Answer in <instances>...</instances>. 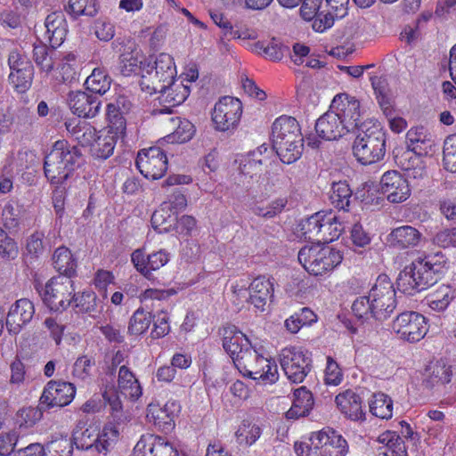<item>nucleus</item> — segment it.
Segmentation results:
<instances>
[{
	"instance_id": "32",
	"label": "nucleus",
	"mask_w": 456,
	"mask_h": 456,
	"mask_svg": "<svg viewBox=\"0 0 456 456\" xmlns=\"http://www.w3.org/2000/svg\"><path fill=\"white\" fill-rule=\"evenodd\" d=\"M426 379L424 384L427 387L432 388L434 386L444 385L451 381L452 375L451 366H448L443 360L430 362L426 369Z\"/></svg>"
},
{
	"instance_id": "8",
	"label": "nucleus",
	"mask_w": 456,
	"mask_h": 456,
	"mask_svg": "<svg viewBox=\"0 0 456 456\" xmlns=\"http://www.w3.org/2000/svg\"><path fill=\"white\" fill-rule=\"evenodd\" d=\"M297 258L304 268L315 276L332 270L342 261L339 251L319 245L303 247L297 254Z\"/></svg>"
},
{
	"instance_id": "58",
	"label": "nucleus",
	"mask_w": 456,
	"mask_h": 456,
	"mask_svg": "<svg viewBox=\"0 0 456 456\" xmlns=\"http://www.w3.org/2000/svg\"><path fill=\"white\" fill-rule=\"evenodd\" d=\"M119 70L123 76L128 77L138 70L142 71V66L147 63V60L139 61L136 56L131 53H123L119 57Z\"/></svg>"
},
{
	"instance_id": "63",
	"label": "nucleus",
	"mask_w": 456,
	"mask_h": 456,
	"mask_svg": "<svg viewBox=\"0 0 456 456\" xmlns=\"http://www.w3.org/2000/svg\"><path fill=\"white\" fill-rule=\"evenodd\" d=\"M352 311L358 319H367L369 315L372 317V306L370 294L357 297L352 305Z\"/></svg>"
},
{
	"instance_id": "46",
	"label": "nucleus",
	"mask_w": 456,
	"mask_h": 456,
	"mask_svg": "<svg viewBox=\"0 0 456 456\" xmlns=\"http://www.w3.org/2000/svg\"><path fill=\"white\" fill-rule=\"evenodd\" d=\"M211 19L222 29L221 41L225 39L230 41L235 38H249L250 36L247 32H240L234 30L231 21L220 12H214L210 13Z\"/></svg>"
},
{
	"instance_id": "11",
	"label": "nucleus",
	"mask_w": 456,
	"mask_h": 456,
	"mask_svg": "<svg viewBox=\"0 0 456 456\" xmlns=\"http://www.w3.org/2000/svg\"><path fill=\"white\" fill-rule=\"evenodd\" d=\"M281 366L293 383H301L311 370L312 360L301 348L286 347L280 354Z\"/></svg>"
},
{
	"instance_id": "53",
	"label": "nucleus",
	"mask_w": 456,
	"mask_h": 456,
	"mask_svg": "<svg viewBox=\"0 0 456 456\" xmlns=\"http://www.w3.org/2000/svg\"><path fill=\"white\" fill-rule=\"evenodd\" d=\"M118 387L121 389L130 388L129 395L138 398L142 395L141 387L133 372L125 365L119 368Z\"/></svg>"
},
{
	"instance_id": "59",
	"label": "nucleus",
	"mask_w": 456,
	"mask_h": 456,
	"mask_svg": "<svg viewBox=\"0 0 456 456\" xmlns=\"http://www.w3.org/2000/svg\"><path fill=\"white\" fill-rule=\"evenodd\" d=\"M18 253V246L14 240L0 228V257L5 260H12L17 257Z\"/></svg>"
},
{
	"instance_id": "50",
	"label": "nucleus",
	"mask_w": 456,
	"mask_h": 456,
	"mask_svg": "<svg viewBox=\"0 0 456 456\" xmlns=\"http://www.w3.org/2000/svg\"><path fill=\"white\" fill-rule=\"evenodd\" d=\"M73 443L67 436H61L45 444V456H72Z\"/></svg>"
},
{
	"instance_id": "44",
	"label": "nucleus",
	"mask_w": 456,
	"mask_h": 456,
	"mask_svg": "<svg viewBox=\"0 0 456 456\" xmlns=\"http://www.w3.org/2000/svg\"><path fill=\"white\" fill-rule=\"evenodd\" d=\"M151 322V314L143 308H138L129 320L127 334L134 337L143 334L149 329Z\"/></svg>"
},
{
	"instance_id": "7",
	"label": "nucleus",
	"mask_w": 456,
	"mask_h": 456,
	"mask_svg": "<svg viewBox=\"0 0 456 456\" xmlns=\"http://www.w3.org/2000/svg\"><path fill=\"white\" fill-rule=\"evenodd\" d=\"M35 289L44 305L50 311L58 313H62L70 305L75 291L73 281L63 276L51 278L45 286L36 284Z\"/></svg>"
},
{
	"instance_id": "55",
	"label": "nucleus",
	"mask_w": 456,
	"mask_h": 456,
	"mask_svg": "<svg viewBox=\"0 0 456 456\" xmlns=\"http://www.w3.org/2000/svg\"><path fill=\"white\" fill-rule=\"evenodd\" d=\"M443 161L446 170L456 173V134L447 136L444 140Z\"/></svg>"
},
{
	"instance_id": "6",
	"label": "nucleus",
	"mask_w": 456,
	"mask_h": 456,
	"mask_svg": "<svg viewBox=\"0 0 456 456\" xmlns=\"http://www.w3.org/2000/svg\"><path fill=\"white\" fill-rule=\"evenodd\" d=\"M176 69L174 59L170 54L162 53L154 61H147L142 66V78L140 85L149 94H166L173 85Z\"/></svg>"
},
{
	"instance_id": "10",
	"label": "nucleus",
	"mask_w": 456,
	"mask_h": 456,
	"mask_svg": "<svg viewBox=\"0 0 456 456\" xmlns=\"http://www.w3.org/2000/svg\"><path fill=\"white\" fill-rule=\"evenodd\" d=\"M243 361L238 368H242L244 375L264 384H273L278 380V368L274 362L259 354L256 349L249 350L242 355Z\"/></svg>"
},
{
	"instance_id": "49",
	"label": "nucleus",
	"mask_w": 456,
	"mask_h": 456,
	"mask_svg": "<svg viewBox=\"0 0 456 456\" xmlns=\"http://www.w3.org/2000/svg\"><path fill=\"white\" fill-rule=\"evenodd\" d=\"M324 216V213L317 212L302 222L301 231L305 240L318 243Z\"/></svg>"
},
{
	"instance_id": "45",
	"label": "nucleus",
	"mask_w": 456,
	"mask_h": 456,
	"mask_svg": "<svg viewBox=\"0 0 456 456\" xmlns=\"http://www.w3.org/2000/svg\"><path fill=\"white\" fill-rule=\"evenodd\" d=\"M370 411L376 417L380 419H390L393 412L392 399L383 394L377 393L372 395V399L369 403Z\"/></svg>"
},
{
	"instance_id": "13",
	"label": "nucleus",
	"mask_w": 456,
	"mask_h": 456,
	"mask_svg": "<svg viewBox=\"0 0 456 456\" xmlns=\"http://www.w3.org/2000/svg\"><path fill=\"white\" fill-rule=\"evenodd\" d=\"M242 114V103L238 98L222 97L212 112V120L219 131H228L238 126Z\"/></svg>"
},
{
	"instance_id": "40",
	"label": "nucleus",
	"mask_w": 456,
	"mask_h": 456,
	"mask_svg": "<svg viewBox=\"0 0 456 456\" xmlns=\"http://www.w3.org/2000/svg\"><path fill=\"white\" fill-rule=\"evenodd\" d=\"M370 80L376 98L383 113L386 116H392L393 104L387 78L383 77H373Z\"/></svg>"
},
{
	"instance_id": "61",
	"label": "nucleus",
	"mask_w": 456,
	"mask_h": 456,
	"mask_svg": "<svg viewBox=\"0 0 456 456\" xmlns=\"http://www.w3.org/2000/svg\"><path fill=\"white\" fill-rule=\"evenodd\" d=\"M157 436L146 434L141 436L134 448V456H153Z\"/></svg>"
},
{
	"instance_id": "5",
	"label": "nucleus",
	"mask_w": 456,
	"mask_h": 456,
	"mask_svg": "<svg viewBox=\"0 0 456 456\" xmlns=\"http://www.w3.org/2000/svg\"><path fill=\"white\" fill-rule=\"evenodd\" d=\"M386 132L380 124L372 121L361 123L353 144V153L362 165L381 160L386 154Z\"/></svg>"
},
{
	"instance_id": "64",
	"label": "nucleus",
	"mask_w": 456,
	"mask_h": 456,
	"mask_svg": "<svg viewBox=\"0 0 456 456\" xmlns=\"http://www.w3.org/2000/svg\"><path fill=\"white\" fill-rule=\"evenodd\" d=\"M19 435L15 431L3 433L0 435V455L9 456L12 452H15Z\"/></svg>"
},
{
	"instance_id": "27",
	"label": "nucleus",
	"mask_w": 456,
	"mask_h": 456,
	"mask_svg": "<svg viewBox=\"0 0 456 456\" xmlns=\"http://www.w3.org/2000/svg\"><path fill=\"white\" fill-rule=\"evenodd\" d=\"M45 37L53 49L60 46L68 34V25L64 14L54 12L47 15L45 20Z\"/></svg>"
},
{
	"instance_id": "14",
	"label": "nucleus",
	"mask_w": 456,
	"mask_h": 456,
	"mask_svg": "<svg viewBox=\"0 0 456 456\" xmlns=\"http://www.w3.org/2000/svg\"><path fill=\"white\" fill-rule=\"evenodd\" d=\"M232 293L237 296L248 297L247 301L254 305L256 311L265 313L268 310V303L273 297V284L270 279L258 276L250 283L248 289L232 287Z\"/></svg>"
},
{
	"instance_id": "9",
	"label": "nucleus",
	"mask_w": 456,
	"mask_h": 456,
	"mask_svg": "<svg viewBox=\"0 0 456 456\" xmlns=\"http://www.w3.org/2000/svg\"><path fill=\"white\" fill-rule=\"evenodd\" d=\"M369 294L372 306V318L379 322L389 318L396 307V298L395 289L388 276L379 275Z\"/></svg>"
},
{
	"instance_id": "52",
	"label": "nucleus",
	"mask_w": 456,
	"mask_h": 456,
	"mask_svg": "<svg viewBox=\"0 0 456 456\" xmlns=\"http://www.w3.org/2000/svg\"><path fill=\"white\" fill-rule=\"evenodd\" d=\"M102 397L105 403L110 405L113 420L118 424L125 422L127 419V416L123 411V405L118 392L113 389L105 390Z\"/></svg>"
},
{
	"instance_id": "33",
	"label": "nucleus",
	"mask_w": 456,
	"mask_h": 456,
	"mask_svg": "<svg viewBox=\"0 0 456 456\" xmlns=\"http://www.w3.org/2000/svg\"><path fill=\"white\" fill-rule=\"evenodd\" d=\"M53 265L59 276L70 279L76 274L77 261L71 251L66 247L58 248L53 255Z\"/></svg>"
},
{
	"instance_id": "31",
	"label": "nucleus",
	"mask_w": 456,
	"mask_h": 456,
	"mask_svg": "<svg viewBox=\"0 0 456 456\" xmlns=\"http://www.w3.org/2000/svg\"><path fill=\"white\" fill-rule=\"evenodd\" d=\"M314 400L312 393L305 387H301L294 391L292 406L286 412L288 419H298L309 414L313 409Z\"/></svg>"
},
{
	"instance_id": "25",
	"label": "nucleus",
	"mask_w": 456,
	"mask_h": 456,
	"mask_svg": "<svg viewBox=\"0 0 456 456\" xmlns=\"http://www.w3.org/2000/svg\"><path fill=\"white\" fill-rule=\"evenodd\" d=\"M345 126L343 121L340 120V117L330 109L316 120L315 132L323 140H338L349 133Z\"/></svg>"
},
{
	"instance_id": "15",
	"label": "nucleus",
	"mask_w": 456,
	"mask_h": 456,
	"mask_svg": "<svg viewBox=\"0 0 456 456\" xmlns=\"http://www.w3.org/2000/svg\"><path fill=\"white\" fill-rule=\"evenodd\" d=\"M135 165L143 176L157 180L167 170V157L159 147L142 149L137 154Z\"/></svg>"
},
{
	"instance_id": "35",
	"label": "nucleus",
	"mask_w": 456,
	"mask_h": 456,
	"mask_svg": "<svg viewBox=\"0 0 456 456\" xmlns=\"http://www.w3.org/2000/svg\"><path fill=\"white\" fill-rule=\"evenodd\" d=\"M118 139L113 135L101 132L90 147V154L94 159L105 160L114 152Z\"/></svg>"
},
{
	"instance_id": "19",
	"label": "nucleus",
	"mask_w": 456,
	"mask_h": 456,
	"mask_svg": "<svg viewBox=\"0 0 456 456\" xmlns=\"http://www.w3.org/2000/svg\"><path fill=\"white\" fill-rule=\"evenodd\" d=\"M223 347L236 366L243 361L242 355L253 349L247 336L233 324L224 327Z\"/></svg>"
},
{
	"instance_id": "22",
	"label": "nucleus",
	"mask_w": 456,
	"mask_h": 456,
	"mask_svg": "<svg viewBox=\"0 0 456 456\" xmlns=\"http://www.w3.org/2000/svg\"><path fill=\"white\" fill-rule=\"evenodd\" d=\"M68 103L75 115L85 118H94L102 105L97 95L83 91L70 92L68 95Z\"/></svg>"
},
{
	"instance_id": "29",
	"label": "nucleus",
	"mask_w": 456,
	"mask_h": 456,
	"mask_svg": "<svg viewBox=\"0 0 456 456\" xmlns=\"http://www.w3.org/2000/svg\"><path fill=\"white\" fill-rule=\"evenodd\" d=\"M126 99L122 97L117 101V104L109 103L107 105V118L109 124L106 130L103 132L113 135L116 139L122 138L126 134V122L119 107L120 103L124 105Z\"/></svg>"
},
{
	"instance_id": "42",
	"label": "nucleus",
	"mask_w": 456,
	"mask_h": 456,
	"mask_svg": "<svg viewBox=\"0 0 456 456\" xmlns=\"http://www.w3.org/2000/svg\"><path fill=\"white\" fill-rule=\"evenodd\" d=\"M344 226L338 222L337 217L331 213L325 214L320 232L319 243L327 244L339 238Z\"/></svg>"
},
{
	"instance_id": "54",
	"label": "nucleus",
	"mask_w": 456,
	"mask_h": 456,
	"mask_svg": "<svg viewBox=\"0 0 456 456\" xmlns=\"http://www.w3.org/2000/svg\"><path fill=\"white\" fill-rule=\"evenodd\" d=\"M161 100L165 102L169 103L171 106H177L183 103L190 94L189 87L182 84L173 85L169 86L166 94H160Z\"/></svg>"
},
{
	"instance_id": "26",
	"label": "nucleus",
	"mask_w": 456,
	"mask_h": 456,
	"mask_svg": "<svg viewBox=\"0 0 456 456\" xmlns=\"http://www.w3.org/2000/svg\"><path fill=\"white\" fill-rule=\"evenodd\" d=\"M131 260L139 273L147 279H151V271L159 270L164 266L168 262L169 257L165 250L145 256L142 250L136 249L132 253Z\"/></svg>"
},
{
	"instance_id": "23",
	"label": "nucleus",
	"mask_w": 456,
	"mask_h": 456,
	"mask_svg": "<svg viewBox=\"0 0 456 456\" xmlns=\"http://www.w3.org/2000/svg\"><path fill=\"white\" fill-rule=\"evenodd\" d=\"M393 155L395 164L408 172L410 177L420 178L424 175L422 155L419 154L413 148L397 146L394 149Z\"/></svg>"
},
{
	"instance_id": "48",
	"label": "nucleus",
	"mask_w": 456,
	"mask_h": 456,
	"mask_svg": "<svg viewBox=\"0 0 456 456\" xmlns=\"http://www.w3.org/2000/svg\"><path fill=\"white\" fill-rule=\"evenodd\" d=\"M174 124H178L176 129L171 134L167 135L171 142L184 143L190 141L195 134V126L189 120H180V118H171Z\"/></svg>"
},
{
	"instance_id": "28",
	"label": "nucleus",
	"mask_w": 456,
	"mask_h": 456,
	"mask_svg": "<svg viewBox=\"0 0 456 456\" xmlns=\"http://www.w3.org/2000/svg\"><path fill=\"white\" fill-rule=\"evenodd\" d=\"M335 402L338 408L345 417L352 420L364 419L365 413L362 410V401L359 395L351 389L338 394Z\"/></svg>"
},
{
	"instance_id": "36",
	"label": "nucleus",
	"mask_w": 456,
	"mask_h": 456,
	"mask_svg": "<svg viewBox=\"0 0 456 456\" xmlns=\"http://www.w3.org/2000/svg\"><path fill=\"white\" fill-rule=\"evenodd\" d=\"M390 237L395 246L406 248L417 246L420 240L421 233L412 226L404 225L394 229Z\"/></svg>"
},
{
	"instance_id": "1",
	"label": "nucleus",
	"mask_w": 456,
	"mask_h": 456,
	"mask_svg": "<svg viewBox=\"0 0 456 456\" xmlns=\"http://www.w3.org/2000/svg\"><path fill=\"white\" fill-rule=\"evenodd\" d=\"M440 254L419 257L400 272L396 284L399 291L413 296L436 283L445 261Z\"/></svg>"
},
{
	"instance_id": "20",
	"label": "nucleus",
	"mask_w": 456,
	"mask_h": 456,
	"mask_svg": "<svg viewBox=\"0 0 456 456\" xmlns=\"http://www.w3.org/2000/svg\"><path fill=\"white\" fill-rule=\"evenodd\" d=\"M380 187L382 193L391 203L403 202L411 194L407 179L396 170L387 171L382 175Z\"/></svg>"
},
{
	"instance_id": "37",
	"label": "nucleus",
	"mask_w": 456,
	"mask_h": 456,
	"mask_svg": "<svg viewBox=\"0 0 456 456\" xmlns=\"http://www.w3.org/2000/svg\"><path fill=\"white\" fill-rule=\"evenodd\" d=\"M352 198L353 192L346 181L332 183L330 200L336 208L348 211Z\"/></svg>"
},
{
	"instance_id": "12",
	"label": "nucleus",
	"mask_w": 456,
	"mask_h": 456,
	"mask_svg": "<svg viewBox=\"0 0 456 456\" xmlns=\"http://www.w3.org/2000/svg\"><path fill=\"white\" fill-rule=\"evenodd\" d=\"M393 330L409 342L419 341L428 331L426 318L413 311H406L396 316L392 324Z\"/></svg>"
},
{
	"instance_id": "24",
	"label": "nucleus",
	"mask_w": 456,
	"mask_h": 456,
	"mask_svg": "<svg viewBox=\"0 0 456 456\" xmlns=\"http://www.w3.org/2000/svg\"><path fill=\"white\" fill-rule=\"evenodd\" d=\"M309 441L319 447L324 456H345L346 452V441L334 430L313 433Z\"/></svg>"
},
{
	"instance_id": "16",
	"label": "nucleus",
	"mask_w": 456,
	"mask_h": 456,
	"mask_svg": "<svg viewBox=\"0 0 456 456\" xmlns=\"http://www.w3.org/2000/svg\"><path fill=\"white\" fill-rule=\"evenodd\" d=\"M8 64L11 69L9 81L14 90L20 94L27 92L31 87L34 77L32 63L20 53L12 52L9 55Z\"/></svg>"
},
{
	"instance_id": "57",
	"label": "nucleus",
	"mask_w": 456,
	"mask_h": 456,
	"mask_svg": "<svg viewBox=\"0 0 456 456\" xmlns=\"http://www.w3.org/2000/svg\"><path fill=\"white\" fill-rule=\"evenodd\" d=\"M33 59L42 71L50 72L53 69V59L45 45H36L33 49Z\"/></svg>"
},
{
	"instance_id": "51",
	"label": "nucleus",
	"mask_w": 456,
	"mask_h": 456,
	"mask_svg": "<svg viewBox=\"0 0 456 456\" xmlns=\"http://www.w3.org/2000/svg\"><path fill=\"white\" fill-rule=\"evenodd\" d=\"M255 50L259 53L264 54L265 58L273 61H281L284 56V53L289 52L288 46L279 43L274 38H273L266 45L263 42L256 43Z\"/></svg>"
},
{
	"instance_id": "2",
	"label": "nucleus",
	"mask_w": 456,
	"mask_h": 456,
	"mask_svg": "<svg viewBox=\"0 0 456 456\" xmlns=\"http://www.w3.org/2000/svg\"><path fill=\"white\" fill-rule=\"evenodd\" d=\"M83 163V154L77 146L70 145L66 140H59L45 157V175L51 183L60 185Z\"/></svg>"
},
{
	"instance_id": "3",
	"label": "nucleus",
	"mask_w": 456,
	"mask_h": 456,
	"mask_svg": "<svg viewBox=\"0 0 456 456\" xmlns=\"http://www.w3.org/2000/svg\"><path fill=\"white\" fill-rule=\"evenodd\" d=\"M273 149L283 163L290 164L297 160L304 150V139L297 119L289 116H281L272 126Z\"/></svg>"
},
{
	"instance_id": "43",
	"label": "nucleus",
	"mask_w": 456,
	"mask_h": 456,
	"mask_svg": "<svg viewBox=\"0 0 456 456\" xmlns=\"http://www.w3.org/2000/svg\"><path fill=\"white\" fill-rule=\"evenodd\" d=\"M456 292L451 286L443 284L432 293L428 298V305L435 311L445 310L450 303L455 298Z\"/></svg>"
},
{
	"instance_id": "62",
	"label": "nucleus",
	"mask_w": 456,
	"mask_h": 456,
	"mask_svg": "<svg viewBox=\"0 0 456 456\" xmlns=\"http://www.w3.org/2000/svg\"><path fill=\"white\" fill-rule=\"evenodd\" d=\"M323 10V0H304L300 8V14L305 20L310 21Z\"/></svg>"
},
{
	"instance_id": "4",
	"label": "nucleus",
	"mask_w": 456,
	"mask_h": 456,
	"mask_svg": "<svg viewBox=\"0 0 456 456\" xmlns=\"http://www.w3.org/2000/svg\"><path fill=\"white\" fill-rule=\"evenodd\" d=\"M118 428L112 422L106 423L100 430L97 426L78 421L70 440L78 450L94 451L106 456L110 453L119 439Z\"/></svg>"
},
{
	"instance_id": "56",
	"label": "nucleus",
	"mask_w": 456,
	"mask_h": 456,
	"mask_svg": "<svg viewBox=\"0 0 456 456\" xmlns=\"http://www.w3.org/2000/svg\"><path fill=\"white\" fill-rule=\"evenodd\" d=\"M240 175L254 178L263 171V159L256 158V152H252L240 165Z\"/></svg>"
},
{
	"instance_id": "60",
	"label": "nucleus",
	"mask_w": 456,
	"mask_h": 456,
	"mask_svg": "<svg viewBox=\"0 0 456 456\" xmlns=\"http://www.w3.org/2000/svg\"><path fill=\"white\" fill-rule=\"evenodd\" d=\"M95 365V361L88 355L79 356L73 365L72 374L75 378L85 380L91 375V370Z\"/></svg>"
},
{
	"instance_id": "34",
	"label": "nucleus",
	"mask_w": 456,
	"mask_h": 456,
	"mask_svg": "<svg viewBox=\"0 0 456 456\" xmlns=\"http://www.w3.org/2000/svg\"><path fill=\"white\" fill-rule=\"evenodd\" d=\"M408 148H413L420 155H428L433 147L431 135L423 126L411 128L406 134Z\"/></svg>"
},
{
	"instance_id": "17",
	"label": "nucleus",
	"mask_w": 456,
	"mask_h": 456,
	"mask_svg": "<svg viewBox=\"0 0 456 456\" xmlns=\"http://www.w3.org/2000/svg\"><path fill=\"white\" fill-rule=\"evenodd\" d=\"M75 394L76 388L72 383L51 380L44 388L39 403L44 409L61 408L72 401Z\"/></svg>"
},
{
	"instance_id": "30",
	"label": "nucleus",
	"mask_w": 456,
	"mask_h": 456,
	"mask_svg": "<svg viewBox=\"0 0 456 456\" xmlns=\"http://www.w3.org/2000/svg\"><path fill=\"white\" fill-rule=\"evenodd\" d=\"M68 133L82 146L93 144L96 137V129L86 121L69 119L64 123Z\"/></svg>"
},
{
	"instance_id": "39",
	"label": "nucleus",
	"mask_w": 456,
	"mask_h": 456,
	"mask_svg": "<svg viewBox=\"0 0 456 456\" xmlns=\"http://www.w3.org/2000/svg\"><path fill=\"white\" fill-rule=\"evenodd\" d=\"M65 12L74 20L81 16L94 17L99 11L97 0H69Z\"/></svg>"
},
{
	"instance_id": "47",
	"label": "nucleus",
	"mask_w": 456,
	"mask_h": 456,
	"mask_svg": "<svg viewBox=\"0 0 456 456\" xmlns=\"http://www.w3.org/2000/svg\"><path fill=\"white\" fill-rule=\"evenodd\" d=\"M72 302L75 303V307L78 308L81 313L89 314L94 316L95 314L100 313L98 309V298L96 294L92 290H86L82 294H76L72 296Z\"/></svg>"
},
{
	"instance_id": "18",
	"label": "nucleus",
	"mask_w": 456,
	"mask_h": 456,
	"mask_svg": "<svg viewBox=\"0 0 456 456\" xmlns=\"http://www.w3.org/2000/svg\"><path fill=\"white\" fill-rule=\"evenodd\" d=\"M330 109L340 117V120L346 125L348 132L359 130L361 111L358 100L346 94H340L334 97Z\"/></svg>"
},
{
	"instance_id": "38",
	"label": "nucleus",
	"mask_w": 456,
	"mask_h": 456,
	"mask_svg": "<svg viewBox=\"0 0 456 456\" xmlns=\"http://www.w3.org/2000/svg\"><path fill=\"white\" fill-rule=\"evenodd\" d=\"M151 222L154 230L159 232H168L175 227L177 216L168 209L167 204H161L160 208L153 212Z\"/></svg>"
},
{
	"instance_id": "41",
	"label": "nucleus",
	"mask_w": 456,
	"mask_h": 456,
	"mask_svg": "<svg viewBox=\"0 0 456 456\" xmlns=\"http://www.w3.org/2000/svg\"><path fill=\"white\" fill-rule=\"evenodd\" d=\"M111 81L110 77L105 70L96 68L93 70L92 74L87 77L85 85L86 89L94 94V95H102L110 90Z\"/></svg>"
},
{
	"instance_id": "21",
	"label": "nucleus",
	"mask_w": 456,
	"mask_h": 456,
	"mask_svg": "<svg viewBox=\"0 0 456 456\" xmlns=\"http://www.w3.org/2000/svg\"><path fill=\"white\" fill-rule=\"evenodd\" d=\"M35 314V306L28 298L15 301L9 309L6 316V328L9 333L17 335L27 325Z\"/></svg>"
}]
</instances>
